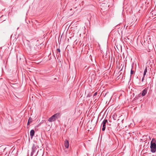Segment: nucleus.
Listing matches in <instances>:
<instances>
[{
    "label": "nucleus",
    "instance_id": "nucleus-1",
    "mask_svg": "<svg viewBox=\"0 0 156 156\" xmlns=\"http://www.w3.org/2000/svg\"><path fill=\"white\" fill-rule=\"evenodd\" d=\"M155 143H156V140L153 138L151 142L150 146L151 151L152 153H154L156 151V144Z\"/></svg>",
    "mask_w": 156,
    "mask_h": 156
},
{
    "label": "nucleus",
    "instance_id": "nucleus-2",
    "mask_svg": "<svg viewBox=\"0 0 156 156\" xmlns=\"http://www.w3.org/2000/svg\"><path fill=\"white\" fill-rule=\"evenodd\" d=\"M59 114L58 113H57L48 119V121L50 122L54 121L59 116Z\"/></svg>",
    "mask_w": 156,
    "mask_h": 156
},
{
    "label": "nucleus",
    "instance_id": "nucleus-3",
    "mask_svg": "<svg viewBox=\"0 0 156 156\" xmlns=\"http://www.w3.org/2000/svg\"><path fill=\"white\" fill-rule=\"evenodd\" d=\"M107 123H108L107 119H105L104 120L102 123V130L103 131L105 130L106 127V124Z\"/></svg>",
    "mask_w": 156,
    "mask_h": 156
},
{
    "label": "nucleus",
    "instance_id": "nucleus-4",
    "mask_svg": "<svg viewBox=\"0 0 156 156\" xmlns=\"http://www.w3.org/2000/svg\"><path fill=\"white\" fill-rule=\"evenodd\" d=\"M147 88H145L142 91V93H140L141 94V96H145L147 93Z\"/></svg>",
    "mask_w": 156,
    "mask_h": 156
},
{
    "label": "nucleus",
    "instance_id": "nucleus-5",
    "mask_svg": "<svg viewBox=\"0 0 156 156\" xmlns=\"http://www.w3.org/2000/svg\"><path fill=\"white\" fill-rule=\"evenodd\" d=\"M64 146L66 148H68L69 147V142L68 140H66L64 141Z\"/></svg>",
    "mask_w": 156,
    "mask_h": 156
},
{
    "label": "nucleus",
    "instance_id": "nucleus-6",
    "mask_svg": "<svg viewBox=\"0 0 156 156\" xmlns=\"http://www.w3.org/2000/svg\"><path fill=\"white\" fill-rule=\"evenodd\" d=\"M35 132L34 130H31L30 132V135L31 137H32L34 135Z\"/></svg>",
    "mask_w": 156,
    "mask_h": 156
},
{
    "label": "nucleus",
    "instance_id": "nucleus-7",
    "mask_svg": "<svg viewBox=\"0 0 156 156\" xmlns=\"http://www.w3.org/2000/svg\"><path fill=\"white\" fill-rule=\"evenodd\" d=\"M112 117L114 120H116L117 118V115L116 114H114L112 115Z\"/></svg>",
    "mask_w": 156,
    "mask_h": 156
},
{
    "label": "nucleus",
    "instance_id": "nucleus-8",
    "mask_svg": "<svg viewBox=\"0 0 156 156\" xmlns=\"http://www.w3.org/2000/svg\"><path fill=\"white\" fill-rule=\"evenodd\" d=\"M32 121V119L30 117L29 119L28 122H27V125H29L30 123Z\"/></svg>",
    "mask_w": 156,
    "mask_h": 156
},
{
    "label": "nucleus",
    "instance_id": "nucleus-9",
    "mask_svg": "<svg viewBox=\"0 0 156 156\" xmlns=\"http://www.w3.org/2000/svg\"><path fill=\"white\" fill-rule=\"evenodd\" d=\"M147 72V67H146L145 69H144V74H143V76H144V77L146 75V73Z\"/></svg>",
    "mask_w": 156,
    "mask_h": 156
},
{
    "label": "nucleus",
    "instance_id": "nucleus-10",
    "mask_svg": "<svg viewBox=\"0 0 156 156\" xmlns=\"http://www.w3.org/2000/svg\"><path fill=\"white\" fill-rule=\"evenodd\" d=\"M133 73H134V71L132 70H131V72H130L131 74H133Z\"/></svg>",
    "mask_w": 156,
    "mask_h": 156
},
{
    "label": "nucleus",
    "instance_id": "nucleus-11",
    "mask_svg": "<svg viewBox=\"0 0 156 156\" xmlns=\"http://www.w3.org/2000/svg\"><path fill=\"white\" fill-rule=\"evenodd\" d=\"M97 94V92H95L94 94V95H93V97H94V96H96Z\"/></svg>",
    "mask_w": 156,
    "mask_h": 156
},
{
    "label": "nucleus",
    "instance_id": "nucleus-12",
    "mask_svg": "<svg viewBox=\"0 0 156 156\" xmlns=\"http://www.w3.org/2000/svg\"><path fill=\"white\" fill-rule=\"evenodd\" d=\"M57 51H58V52H59V53L60 52V49L59 48H58L57 49Z\"/></svg>",
    "mask_w": 156,
    "mask_h": 156
},
{
    "label": "nucleus",
    "instance_id": "nucleus-13",
    "mask_svg": "<svg viewBox=\"0 0 156 156\" xmlns=\"http://www.w3.org/2000/svg\"><path fill=\"white\" fill-rule=\"evenodd\" d=\"M144 76H143V77L142 78V82H143V81L144 80Z\"/></svg>",
    "mask_w": 156,
    "mask_h": 156
},
{
    "label": "nucleus",
    "instance_id": "nucleus-14",
    "mask_svg": "<svg viewBox=\"0 0 156 156\" xmlns=\"http://www.w3.org/2000/svg\"><path fill=\"white\" fill-rule=\"evenodd\" d=\"M87 97H90V96L89 95V94H88L87 96Z\"/></svg>",
    "mask_w": 156,
    "mask_h": 156
}]
</instances>
